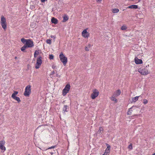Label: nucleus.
Masks as SVG:
<instances>
[{
    "label": "nucleus",
    "instance_id": "obj_1",
    "mask_svg": "<svg viewBox=\"0 0 155 155\" xmlns=\"http://www.w3.org/2000/svg\"><path fill=\"white\" fill-rule=\"evenodd\" d=\"M59 57L60 61L63 63V65L64 66L66 65L68 61L67 58L64 56L62 52L61 53Z\"/></svg>",
    "mask_w": 155,
    "mask_h": 155
},
{
    "label": "nucleus",
    "instance_id": "obj_2",
    "mask_svg": "<svg viewBox=\"0 0 155 155\" xmlns=\"http://www.w3.org/2000/svg\"><path fill=\"white\" fill-rule=\"evenodd\" d=\"M0 23L1 26L3 29H5L7 27L6 19L5 17L3 15H2L1 17Z\"/></svg>",
    "mask_w": 155,
    "mask_h": 155
},
{
    "label": "nucleus",
    "instance_id": "obj_3",
    "mask_svg": "<svg viewBox=\"0 0 155 155\" xmlns=\"http://www.w3.org/2000/svg\"><path fill=\"white\" fill-rule=\"evenodd\" d=\"M31 87L30 85L27 86L25 88V92L24 93V95L26 97H29L31 93Z\"/></svg>",
    "mask_w": 155,
    "mask_h": 155
},
{
    "label": "nucleus",
    "instance_id": "obj_4",
    "mask_svg": "<svg viewBox=\"0 0 155 155\" xmlns=\"http://www.w3.org/2000/svg\"><path fill=\"white\" fill-rule=\"evenodd\" d=\"M70 85L69 84H67L62 90V95L64 96L68 93L70 88Z\"/></svg>",
    "mask_w": 155,
    "mask_h": 155
},
{
    "label": "nucleus",
    "instance_id": "obj_5",
    "mask_svg": "<svg viewBox=\"0 0 155 155\" xmlns=\"http://www.w3.org/2000/svg\"><path fill=\"white\" fill-rule=\"evenodd\" d=\"M99 94L98 91L96 89H94L93 91V93L91 94V98L94 99L97 97Z\"/></svg>",
    "mask_w": 155,
    "mask_h": 155
},
{
    "label": "nucleus",
    "instance_id": "obj_6",
    "mask_svg": "<svg viewBox=\"0 0 155 155\" xmlns=\"http://www.w3.org/2000/svg\"><path fill=\"white\" fill-rule=\"evenodd\" d=\"M147 66L146 67L144 68H140L139 69V72L140 73L143 75H147L148 74V71L147 68Z\"/></svg>",
    "mask_w": 155,
    "mask_h": 155
},
{
    "label": "nucleus",
    "instance_id": "obj_7",
    "mask_svg": "<svg viewBox=\"0 0 155 155\" xmlns=\"http://www.w3.org/2000/svg\"><path fill=\"white\" fill-rule=\"evenodd\" d=\"M25 45L27 48L32 47L34 45L33 41L30 39H28Z\"/></svg>",
    "mask_w": 155,
    "mask_h": 155
},
{
    "label": "nucleus",
    "instance_id": "obj_8",
    "mask_svg": "<svg viewBox=\"0 0 155 155\" xmlns=\"http://www.w3.org/2000/svg\"><path fill=\"white\" fill-rule=\"evenodd\" d=\"M106 145L107 146V148L105 151L104 153L105 155H109L110 151V146L107 143H106Z\"/></svg>",
    "mask_w": 155,
    "mask_h": 155
},
{
    "label": "nucleus",
    "instance_id": "obj_9",
    "mask_svg": "<svg viewBox=\"0 0 155 155\" xmlns=\"http://www.w3.org/2000/svg\"><path fill=\"white\" fill-rule=\"evenodd\" d=\"M87 30H84L82 33V36L84 38H88L89 35V33L87 31Z\"/></svg>",
    "mask_w": 155,
    "mask_h": 155
},
{
    "label": "nucleus",
    "instance_id": "obj_10",
    "mask_svg": "<svg viewBox=\"0 0 155 155\" xmlns=\"http://www.w3.org/2000/svg\"><path fill=\"white\" fill-rule=\"evenodd\" d=\"M5 143V141L4 140H1L0 141V149L4 151L5 150V147L4 146Z\"/></svg>",
    "mask_w": 155,
    "mask_h": 155
},
{
    "label": "nucleus",
    "instance_id": "obj_11",
    "mask_svg": "<svg viewBox=\"0 0 155 155\" xmlns=\"http://www.w3.org/2000/svg\"><path fill=\"white\" fill-rule=\"evenodd\" d=\"M135 62L137 64H142L143 63L141 59H139L136 57L134 59Z\"/></svg>",
    "mask_w": 155,
    "mask_h": 155
},
{
    "label": "nucleus",
    "instance_id": "obj_12",
    "mask_svg": "<svg viewBox=\"0 0 155 155\" xmlns=\"http://www.w3.org/2000/svg\"><path fill=\"white\" fill-rule=\"evenodd\" d=\"M42 57L40 56L37 58L36 64L39 65H41L42 63V61L41 60Z\"/></svg>",
    "mask_w": 155,
    "mask_h": 155
},
{
    "label": "nucleus",
    "instance_id": "obj_13",
    "mask_svg": "<svg viewBox=\"0 0 155 155\" xmlns=\"http://www.w3.org/2000/svg\"><path fill=\"white\" fill-rule=\"evenodd\" d=\"M138 8V6L136 5H132L128 6L127 8L136 9Z\"/></svg>",
    "mask_w": 155,
    "mask_h": 155
},
{
    "label": "nucleus",
    "instance_id": "obj_14",
    "mask_svg": "<svg viewBox=\"0 0 155 155\" xmlns=\"http://www.w3.org/2000/svg\"><path fill=\"white\" fill-rule=\"evenodd\" d=\"M51 21L52 23L56 24L58 23V20L56 18H54L53 17L51 19Z\"/></svg>",
    "mask_w": 155,
    "mask_h": 155
},
{
    "label": "nucleus",
    "instance_id": "obj_15",
    "mask_svg": "<svg viewBox=\"0 0 155 155\" xmlns=\"http://www.w3.org/2000/svg\"><path fill=\"white\" fill-rule=\"evenodd\" d=\"M134 107H135L134 106H133L132 107H131V108H130L129 109L128 111V112H127V115H131V114L132 112L133 111L131 109H132Z\"/></svg>",
    "mask_w": 155,
    "mask_h": 155
},
{
    "label": "nucleus",
    "instance_id": "obj_16",
    "mask_svg": "<svg viewBox=\"0 0 155 155\" xmlns=\"http://www.w3.org/2000/svg\"><path fill=\"white\" fill-rule=\"evenodd\" d=\"M68 19V16L67 15H64L63 16V22H65Z\"/></svg>",
    "mask_w": 155,
    "mask_h": 155
},
{
    "label": "nucleus",
    "instance_id": "obj_17",
    "mask_svg": "<svg viewBox=\"0 0 155 155\" xmlns=\"http://www.w3.org/2000/svg\"><path fill=\"white\" fill-rule=\"evenodd\" d=\"M121 94V91L120 90H118L116 91V94H114L115 97L119 96Z\"/></svg>",
    "mask_w": 155,
    "mask_h": 155
},
{
    "label": "nucleus",
    "instance_id": "obj_18",
    "mask_svg": "<svg viewBox=\"0 0 155 155\" xmlns=\"http://www.w3.org/2000/svg\"><path fill=\"white\" fill-rule=\"evenodd\" d=\"M13 99L16 100L18 103H19L21 101V100L19 97L16 96L12 97Z\"/></svg>",
    "mask_w": 155,
    "mask_h": 155
},
{
    "label": "nucleus",
    "instance_id": "obj_19",
    "mask_svg": "<svg viewBox=\"0 0 155 155\" xmlns=\"http://www.w3.org/2000/svg\"><path fill=\"white\" fill-rule=\"evenodd\" d=\"M68 108V106L66 105H64L63 108V110L64 112H68L67 109Z\"/></svg>",
    "mask_w": 155,
    "mask_h": 155
},
{
    "label": "nucleus",
    "instance_id": "obj_20",
    "mask_svg": "<svg viewBox=\"0 0 155 155\" xmlns=\"http://www.w3.org/2000/svg\"><path fill=\"white\" fill-rule=\"evenodd\" d=\"M27 48L26 47V45H24L23 46V47H22L21 48V50L23 51V52H26L25 51V49Z\"/></svg>",
    "mask_w": 155,
    "mask_h": 155
},
{
    "label": "nucleus",
    "instance_id": "obj_21",
    "mask_svg": "<svg viewBox=\"0 0 155 155\" xmlns=\"http://www.w3.org/2000/svg\"><path fill=\"white\" fill-rule=\"evenodd\" d=\"M28 40V39H26L24 38H22L21 40L23 44H24L25 45H26V43Z\"/></svg>",
    "mask_w": 155,
    "mask_h": 155
},
{
    "label": "nucleus",
    "instance_id": "obj_22",
    "mask_svg": "<svg viewBox=\"0 0 155 155\" xmlns=\"http://www.w3.org/2000/svg\"><path fill=\"white\" fill-rule=\"evenodd\" d=\"M119 10L117 8H114L112 9V12L113 13H116L119 12Z\"/></svg>",
    "mask_w": 155,
    "mask_h": 155
},
{
    "label": "nucleus",
    "instance_id": "obj_23",
    "mask_svg": "<svg viewBox=\"0 0 155 155\" xmlns=\"http://www.w3.org/2000/svg\"><path fill=\"white\" fill-rule=\"evenodd\" d=\"M91 44H89L87 46H86L85 48V50L87 51H89V48H91Z\"/></svg>",
    "mask_w": 155,
    "mask_h": 155
},
{
    "label": "nucleus",
    "instance_id": "obj_24",
    "mask_svg": "<svg viewBox=\"0 0 155 155\" xmlns=\"http://www.w3.org/2000/svg\"><path fill=\"white\" fill-rule=\"evenodd\" d=\"M139 96H136L135 97H133L132 98V101H133L135 102L137 101L138 99V98Z\"/></svg>",
    "mask_w": 155,
    "mask_h": 155
},
{
    "label": "nucleus",
    "instance_id": "obj_25",
    "mask_svg": "<svg viewBox=\"0 0 155 155\" xmlns=\"http://www.w3.org/2000/svg\"><path fill=\"white\" fill-rule=\"evenodd\" d=\"M18 93V92L17 91H14V92L12 94V97H14L16 96V95H17Z\"/></svg>",
    "mask_w": 155,
    "mask_h": 155
},
{
    "label": "nucleus",
    "instance_id": "obj_26",
    "mask_svg": "<svg viewBox=\"0 0 155 155\" xmlns=\"http://www.w3.org/2000/svg\"><path fill=\"white\" fill-rule=\"evenodd\" d=\"M128 148L130 150L133 149L132 144L131 143L130 145L128 146Z\"/></svg>",
    "mask_w": 155,
    "mask_h": 155
},
{
    "label": "nucleus",
    "instance_id": "obj_27",
    "mask_svg": "<svg viewBox=\"0 0 155 155\" xmlns=\"http://www.w3.org/2000/svg\"><path fill=\"white\" fill-rule=\"evenodd\" d=\"M54 56L52 54H49V58L51 59H53L54 58Z\"/></svg>",
    "mask_w": 155,
    "mask_h": 155
},
{
    "label": "nucleus",
    "instance_id": "obj_28",
    "mask_svg": "<svg viewBox=\"0 0 155 155\" xmlns=\"http://www.w3.org/2000/svg\"><path fill=\"white\" fill-rule=\"evenodd\" d=\"M127 27L125 25H124L121 28V29H127Z\"/></svg>",
    "mask_w": 155,
    "mask_h": 155
},
{
    "label": "nucleus",
    "instance_id": "obj_29",
    "mask_svg": "<svg viewBox=\"0 0 155 155\" xmlns=\"http://www.w3.org/2000/svg\"><path fill=\"white\" fill-rule=\"evenodd\" d=\"M111 100L113 101H115L116 102H117V100L114 98V97H112L111 98Z\"/></svg>",
    "mask_w": 155,
    "mask_h": 155
},
{
    "label": "nucleus",
    "instance_id": "obj_30",
    "mask_svg": "<svg viewBox=\"0 0 155 155\" xmlns=\"http://www.w3.org/2000/svg\"><path fill=\"white\" fill-rule=\"evenodd\" d=\"M103 128L102 127H100L99 128V130L98 131V132H99L101 134V131H103Z\"/></svg>",
    "mask_w": 155,
    "mask_h": 155
},
{
    "label": "nucleus",
    "instance_id": "obj_31",
    "mask_svg": "<svg viewBox=\"0 0 155 155\" xmlns=\"http://www.w3.org/2000/svg\"><path fill=\"white\" fill-rule=\"evenodd\" d=\"M46 42L47 43L50 44H51V40L50 39H48L46 40Z\"/></svg>",
    "mask_w": 155,
    "mask_h": 155
},
{
    "label": "nucleus",
    "instance_id": "obj_32",
    "mask_svg": "<svg viewBox=\"0 0 155 155\" xmlns=\"http://www.w3.org/2000/svg\"><path fill=\"white\" fill-rule=\"evenodd\" d=\"M148 103V101L147 99H144L143 100V103L146 104Z\"/></svg>",
    "mask_w": 155,
    "mask_h": 155
},
{
    "label": "nucleus",
    "instance_id": "obj_33",
    "mask_svg": "<svg viewBox=\"0 0 155 155\" xmlns=\"http://www.w3.org/2000/svg\"><path fill=\"white\" fill-rule=\"evenodd\" d=\"M56 147L55 146H53L51 147H49L47 149H54Z\"/></svg>",
    "mask_w": 155,
    "mask_h": 155
},
{
    "label": "nucleus",
    "instance_id": "obj_34",
    "mask_svg": "<svg viewBox=\"0 0 155 155\" xmlns=\"http://www.w3.org/2000/svg\"><path fill=\"white\" fill-rule=\"evenodd\" d=\"M40 66V65L37 64L36 63L35 68L36 69H38L39 68Z\"/></svg>",
    "mask_w": 155,
    "mask_h": 155
},
{
    "label": "nucleus",
    "instance_id": "obj_35",
    "mask_svg": "<svg viewBox=\"0 0 155 155\" xmlns=\"http://www.w3.org/2000/svg\"><path fill=\"white\" fill-rule=\"evenodd\" d=\"M37 52V51L36 50L35 51V53H34V57L35 58H36V52Z\"/></svg>",
    "mask_w": 155,
    "mask_h": 155
},
{
    "label": "nucleus",
    "instance_id": "obj_36",
    "mask_svg": "<svg viewBox=\"0 0 155 155\" xmlns=\"http://www.w3.org/2000/svg\"><path fill=\"white\" fill-rule=\"evenodd\" d=\"M54 73H55V72L54 71H52L51 72L50 75L52 76L54 74Z\"/></svg>",
    "mask_w": 155,
    "mask_h": 155
},
{
    "label": "nucleus",
    "instance_id": "obj_37",
    "mask_svg": "<svg viewBox=\"0 0 155 155\" xmlns=\"http://www.w3.org/2000/svg\"><path fill=\"white\" fill-rule=\"evenodd\" d=\"M51 38H53L54 39H55L56 38V36H55L51 35Z\"/></svg>",
    "mask_w": 155,
    "mask_h": 155
},
{
    "label": "nucleus",
    "instance_id": "obj_38",
    "mask_svg": "<svg viewBox=\"0 0 155 155\" xmlns=\"http://www.w3.org/2000/svg\"><path fill=\"white\" fill-rule=\"evenodd\" d=\"M102 0H96V1L97 2H101Z\"/></svg>",
    "mask_w": 155,
    "mask_h": 155
},
{
    "label": "nucleus",
    "instance_id": "obj_39",
    "mask_svg": "<svg viewBox=\"0 0 155 155\" xmlns=\"http://www.w3.org/2000/svg\"><path fill=\"white\" fill-rule=\"evenodd\" d=\"M39 53V52L38 51H37V52H36V55H38Z\"/></svg>",
    "mask_w": 155,
    "mask_h": 155
},
{
    "label": "nucleus",
    "instance_id": "obj_40",
    "mask_svg": "<svg viewBox=\"0 0 155 155\" xmlns=\"http://www.w3.org/2000/svg\"><path fill=\"white\" fill-rule=\"evenodd\" d=\"M50 153L51 155H52L53 154V152H50Z\"/></svg>",
    "mask_w": 155,
    "mask_h": 155
},
{
    "label": "nucleus",
    "instance_id": "obj_41",
    "mask_svg": "<svg viewBox=\"0 0 155 155\" xmlns=\"http://www.w3.org/2000/svg\"><path fill=\"white\" fill-rule=\"evenodd\" d=\"M58 76H59V75H58V74H56V76H57V77H58Z\"/></svg>",
    "mask_w": 155,
    "mask_h": 155
},
{
    "label": "nucleus",
    "instance_id": "obj_42",
    "mask_svg": "<svg viewBox=\"0 0 155 155\" xmlns=\"http://www.w3.org/2000/svg\"><path fill=\"white\" fill-rule=\"evenodd\" d=\"M17 58V57H15V59H16Z\"/></svg>",
    "mask_w": 155,
    "mask_h": 155
},
{
    "label": "nucleus",
    "instance_id": "obj_43",
    "mask_svg": "<svg viewBox=\"0 0 155 155\" xmlns=\"http://www.w3.org/2000/svg\"><path fill=\"white\" fill-rule=\"evenodd\" d=\"M152 155H155V153H153Z\"/></svg>",
    "mask_w": 155,
    "mask_h": 155
},
{
    "label": "nucleus",
    "instance_id": "obj_44",
    "mask_svg": "<svg viewBox=\"0 0 155 155\" xmlns=\"http://www.w3.org/2000/svg\"><path fill=\"white\" fill-rule=\"evenodd\" d=\"M52 68H54V67L53 66H52Z\"/></svg>",
    "mask_w": 155,
    "mask_h": 155
},
{
    "label": "nucleus",
    "instance_id": "obj_45",
    "mask_svg": "<svg viewBox=\"0 0 155 155\" xmlns=\"http://www.w3.org/2000/svg\"><path fill=\"white\" fill-rule=\"evenodd\" d=\"M141 0H138V2H139Z\"/></svg>",
    "mask_w": 155,
    "mask_h": 155
},
{
    "label": "nucleus",
    "instance_id": "obj_46",
    "mask_svg": "<svg viewBox=\"0 0 155 155\" xmlns=\"http://www.w3.org/2000/svg\"><path fill=\"white\" fill-rule=\"evenodd\" d=\"M102 155H105L104 154H104H102Z\"/></svg>",
    "mask_w": 155,
    "mask_h": 155
},
{
    "label": "nucleus",
    "instance_id": "obj_47",
    "mask_svg": "<svg viewBox=\"0 0 155 155\" xmlns=\"http://www.w3.org/2000/svg\"><path fill=\"white\" fill-rule=\"evenodd\" d=\"M86 29H88V28H87Z\"/></svg>",
    "mask_w": 155,
    "mask_h": 155
},
{
    "label": "nucleus",
    "instance_id": "obj_48",
    "mask_svg": "<svg viewBox=\"0 0 155 155\" xmlns=\"http://www.w3.org/2000/svg\"><path fill=\"white\" fill-rule=\"evenodd\" d=\"M28 155H30L29 154H28Z\"/></svg>",
    "mask_w": 155,
    "mask_h": 155
}]
</instances>
